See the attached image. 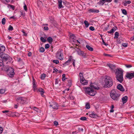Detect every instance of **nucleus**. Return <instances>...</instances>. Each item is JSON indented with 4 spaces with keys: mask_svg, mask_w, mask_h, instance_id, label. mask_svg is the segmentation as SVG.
Instances as JSON below:
<instances>
[{
    "mask_svg": "<svg viewBox=\"0 0 134 134\" xmlns=\"http://www.w3.org/2000/svg\"><path fill=\"white\" fill-rule=\"evenodd\" d=\"M116 80L120 83H121L123 80V71L121 68H118L115 72Z\"/></svg>",
    "mask_w": 134,
    "mask_h": 134,
    "instance_id": "f257e3e1",
    "label": "nucleus"
},
{
    "mask_svg": "<svg viewBox=\"0 0 134 134\" xmlns=\"http://www.w3.org/2000/svg\"><path fill=\"white\" fill-rule=\"evenodd\" d=\"M104 87L105 88L111 87L113 84V81L111 78L108 76H106L104 80Z\"/></svg>",
    "mask_w": 134,
    "mask_h": 134,
    "instance_id": "f03ea898",
    "label": "nucleus"
},
{
    "mask_svg": "<svg viewBox=\"0 0 134 134\" xmlns=\"http://www.w3.org/2000/svg\"><path fill=\"white\" fill-rule=\"evenodd\" d=\"M110 95L111 98L114 100H118L120 95L118 94L114 90H112L110 93Z\"/></svg>",
    "mask_w": 134,
    "mask_h": 134,
    "instance_id": "7ed1b4c3",
    "label": "nucleus"
},
{
    "mask_svg": "<svg viewBox=\"0 0 134 134\" xmlns=\"http://www.w3.org/2000/svg\"><path fill=\"white\" fill-rule=\"evenodd\" d=\"M85 91L86 93L90 96H94L96 92L94 90L89 87H87L85 88Z\"/></svg>",
    "mask_w": 134,
    "mask_h": 134,
    "instance_id": "20e7f679",
    "label": "nucleus"
},
{
    "mask_svg": "<svg viewBox=\"0 0 134 134\" xmlns=\"http://www.w3.org/2000/svg\"><path fill=\"white\" fill-rule=\"evenodd\" d=\"M27 99L25 97H20L17 98L16 100L18 103L21 104H24L27 102Z\"/></svg>",
    "mask_w": 134,
    "mask_h": 134,
    "instance_id": "39448f33",
    "label": "nucleus"
},
{
    "mask_svg": "<svg viewBox=\"0 0 134 134\" xmlns=\"http://www.w3.org/2000/svg\"><path fill=\"white\" fill-rule=\"evenodd\" d=\"M56 56L57 59H63L64 58V55L63 51L60 49L57 52Z\"/></svg>",
    "mask_w": 134,
    "mask_h": 134,
    "instance_id": "423d86ee",
    "label": "nucleus"
},
{
    "mask_svg": "<svg viewBox=\"0 0 134 134\" xmlns=\"http://www.w3.org/2000/svg\"><path fill=\"white\" fill-rule=\"evenodd\" d=\"M8 75V76L10 77H13L15 74L14 70L13 68L12 67H10V69L9 70Z\"/></svg>",
    "mask_w": 134,
    "mask_h": 134,
    "instance_id": "0eeeda50",
    "label": "nucleus"
},
{
    "mask_svg": "<svg viewBox=\"0 0 134 134\" xmlns=\"http://www.w3.org/2000/svg\"><path fill=\"white\" fill-rule=\"evenodd\" d=\"M0 57L2 59H8L10 57L8 54L4 52L0 53Z\"/></svg>",
    "mask_w": 134,
    "mask_h": 134,
    "instance_id": "6e6552de",
    "label": "nucleus"
},
{
    "mask_svg": "<svg viewBox=\"0 0 134 134\" xmlns=\"http://www.w3.org/2000/svg\"><path fill=\"white\" fill-rule=\"evenodd\" d=\"M126 76L127 78L131 79L134 77V72L133 73L127 72Z\"/></svg>",
    "mask_w": 134,
    "mask_h": 134,
    "instance_id": "1a4fd4ad",
    "label": "nucleus"
},
{
    "mask_svg": "<svg viewBox=\"0 0 134 134\" xmlns=\"http://www.w3.org/2000/svg\"><path fill=\"white\" fill-rule=\"evenodd\" d=\"M50 107H52L53 109H57L58 108V104L55 102H52L50 105Z\"/></svg>",
    "mask_w": 134,
    "mask_h": 134,
    "instance_id": "9d476101",
    "label": "nucleus"
},
{
    "mask_svg": "<svg viewBox=\"0 0 134 134\" xmlns=\"http://www.w3.org/2000/svg\"><path fill=\"white\" fill-rule=\"evenodd\" d=\"M77 53L78 55H80L82 56L84 58H85L86 56V54L80 50H79L77 51Z\"/></svg>",
    "mask_w": 134,
    "mask_h": 134,
    "instance_id": "9b49d317",
    "label": "nucleus"
},
{
    "mask_svg": "<svg viewBox=\"0 0 134 134\" xmlns=\"http://www.w3.org/2000/svg\"><path fill=\"white\" fill-rule=\"evenodd\" d=\"M10 67L8 66H3L2 68L1 69V70L4 71L6 72H8L9 70L10 69Z\"/></svg>",
    "mask_w": 134,
    "mask_h": 134,
    "instance_id": "f8f14e48",
    "label": "nucleus"
},
{
    "mask_svg": "<svg viewBox=\"0 0 134 134\" xmlns=\"http://www.w3.org/2000/svg\"><path fill=\"white\" fill-rule=\"evenodd\" d=\"M32 85H33V89L34 91H35L37 89L36 85V82L35 81L34 79H33L32 81Z\"/></svg>",
    "mask_w": 134,
    "mask_h": 134,
    "instance_id": "ddd939ff",
    "label": "nucleus"
},
{
    "mask_svg": "<svg viewBox=\"0 0 134 134\" xmlns=\"http://www.w3.org/2000/svg\"><path fill=\"white\" fill-rule=\"evenodd\" d=\"M38 91L40 93V94L43 97H44V96L43 94L44 93V91L43 89L41 88H40L38 89Z\"/></svg>",
    "mask_w": 134,
    "mask_h": 134,
    "instance_id": "4468645a",
    "label": "nucleus"
},
{
    "mask_svg": "<svg viewBox=\"0 0 134 134\" xmlns=\"http://www.w3.org/2000/svg\"><path fill=\"white\" fill-rule=\"evenodd\" d=\"M88 11L90 13H98L99 12L98 10L95 9L93 8L90 9L88 10Z\"/></svg>",
    "mask_w": 134,
    "mask_h": 134,
    "instance_id": "2eb2a0df",
    "label": "nucleus"
},
{
    "mask_svg": "<svg viewBox=\"0 0 134 134\" xmlns=\"http://www.w3.org/2000/svg\"><path fill=\"white\" fill-rule=\"evenodd\" d=\"M117 88L121 91H125L124 88L122 85L120 84H119L117 86Z\"/></svg>",
    "mask_w": 134,
    "mask_h": 134,
    "instance_id": "dca6fc26",
    "label": "nucleus"
},
{
    "mask_svg": "<svg viewBox=\"0 0 134 134\" xmlns=\"http://www.w3.org/2000/svg\"><path fill=\"white\" fill-rule=\"evenodd\" d=\"M81 83L84 85H86L88 84V81L85 80V79H82L80 80Z\"/></svg>",
    "mask_w": 134,
    "mask_h": 134,
    "instance_id": "f3484780",
    "label": "nucleus"
},
{
    "mask_svg": "<svg viewBox=\"0 0 134 134\" xmlns=\"http://www.w3.org/2000/svg\"><path fill=\"white\" fill-rule=\"evenodd\" d=\"M89 116L90 117L93 118H96L98 117V115L96 113L92 112L91 114H89Z\"/></svg>",
    "mask_w": 134,
    "mask_h": 134,
    "instance_id": "a211bd4d",
    "label": "nucleus"
},
{
    "mask_svg": "<svg viewBox=\"0 0 134 134\" xmlns=\"http://www.w3.org/2000/svg\"><path fill=\"white\" fill-rule=\"evenodd\" d=\"M128 97L127 96H125L123 97L122 99L123 103L124 104L126 103Z\"/></svg>",
    "mask_w": 134,
    "mask_h": 134,
    "instance_id": "6ab92c4d",
    "label": "nucleus"
},
{
    "mask_svg": "<svg viewBox=\"0 0 134 134\" xmlns=\"http://www.w3.org/2000/svg\"><path fill=\"white\" fill-rule=\"evenodd\" d=\"M70 38L71 40L73 42H75L76 38L74 34H71L70 36Z\"/></svg>",
    "mask_w": 134,
    "mask_h": 134,
    "instance_id": "aec40b11",
    "label": "nucleus"
},
{
    "mask_svg": "<svg viewBox=\"0 0 134 134\" xmlns=\"http://www.w3.org/2000/svg\"><path fill=\"white\" fill-rule=\"evenodd\" d=\"M58 8L60 9L61 8H63L64 6L62 4V1L61 0H58Z\"/></svg>",
    "mask_w": 134,
    "mask_h": 134,
    "instance_id": "412c9836",
    "label": "nucleus"
},
{
    "mask_svg": "<svg viewBox=\"0 0 134 134\" xmlns=\"http://www.w3.org/2000/svg\"><path fill=\"white\" fill-rule=\"evenodd\" d=\"M116 27H115L111 29L110 31H108L107 32L109 33H113L114 32L116 29Z\"/></svg>",
    "mask_w": 134,
    "mask_h": 134,
    "instance_id": "4be33fe9",
    "label": "nucleus"
},
{
    "mask_svg": "<svg viewBox=\"0 0 134 134\" xmlns=\"http://www.w3.org/2000/svg\"><path fill=\"white\" fill-rule=\"evenodd\" d=\"M8 59H0V66H2L4 64V62Z\"/></svg>",
    "mask_w": 134,
    "mask_h": 134,
    "instance_id": "5701e85b",
    "label": "nucleus"
},
{
    "mask_svg": "<svg viewBox=\"0 0 134 134\" xmlns=\"http://www.w3.org/2000/svg\"><path fill=\"white\" fill-rule=\"evenodd\" d=\"M5 50V47L3 45L0 44V51L3 52Z\"/></svg>",
    "mask_w": 134,
    "mask_h": 134,
    "instance_id": "b1692460",
    "label": "nucleus"
},
{
    "mask_svg": "<svg viewBox=\"0 0 134 134\" xmlns=\"http://www.w3.org/2000/svg\"><path fill=\"white\" fill-rule=\"evenodd\" d=\"M72 59H69L67 61H66L64 63V64L65 65H69L72 62Z\"/></svg>",
    "mask_w": 134,
    "mask_h": 134,
    "instance_id": "393cba45",
    "label": "nucleus"
},
{
    "mask_svg": "<svg viewBox=\"0 0 134 134\" xmlns=\"http://www.w3.org/2000/svg\"><path fill=\"white\" fill-rule=\"evenodd\" d=\"M108 65L112 70H113L115 68V65L112 64H109Z\"/></svg>",
    "mask_w": 134,
    "mask_h": 134,
    "instance_id": "a878e982",
    "label": "nucleus"
},
{
    "mask_svg": "<svg viewBox=\"0 0 134 134\" xmlns=\"http://www.w3.org/2000/svg\"><path fill=\"white\" fill-rule=\"evenodd\" d=\"M86 47L89 51H92L93 50V48L90 46L88 45H87L86 46Z\"/></svg>",
    "mask_w": 134,
    "mask_h": 134,
    "instance_id": "bb28decb",
    "label": "nucleus"
},
{
    "mask_svg": "<svg viewBox=\"0 0 134 134\" xmlns=\"http://www.w3.org/2000/svg\"><path fill=\"white\" fill-rule=\"evenodd\" d=\"M47 40L49 43H51L52 42L53 39L51 37H49L48 38Z\"/></svg>",
    "mask_w": 134,
    "mask_h": 134,
    "instance_id": "cd10ccee",
    "label": "nucleus"
},
{
    "mask_svg": "<svg viewBox=\"0 0 134 134\" xmlns=\"http://www.w3.org/2000/svg\"><path fill=\"white\" fill-rule=\"evenodd\" d=\"M106 2L105 0H100L99 2V4L101 5H103Z\"/></svg>",
    "mask_w": 134,
    "mask_h": 134,
    "instance_id": "c85d7f7f",
    "label": "nucleus"
},
{
    "mask_svg": "<svg viewBox=\"0 0 134 134\" xmlns=\"http://www.w3.org/2000/svg\"><path fill=\"white\" fill-rule=\"evenodd\" d=\"M68 86L69 87H70L72 85V81L71 80H68Z\"/></svg>",
    "mask_w": 134,
    "mask_h": 134,
    "instance_id": "c756f323",
    "label": "nucleus"
},
{
    "mask_svg": "<svg viewBox=\"0 0 134 134\" xmlns=\"http://www.w3.org/2000/svg\"><path fill=\"white\" fill-rule=\"evenodd\" d=\"M83 73L80 72L79 74V76L80 77V80L82 79H84L83 77Z\"/></svg>",
    "mask_w": 134,
    "mask_h": 134,
    "instance_id": "7c9ffc66",
    "label": "nucleus"
},
{
    "mask_svg": "<svg viewBox=\"0 0 134 134\" xmlns=\"http://www.w3.org/2000/svg\"><path fill=\"white\" fill-rule=\"evenodd\" d=\"M84 23L86 26V28L88 27L89 25V24L88 23V22L87 21L85 20Z\"/></svg>",
    "mask_w": 134,
    "mask_h": 134,
    "instance_id": "2f4dec72",
    "label": "nucleus"
},
{
    "mask_svg": "<svg viewBox=\"0 0 134 134\" xmlns=\"http://www.w3.org/2000/svg\"><path fill=\"white\" fill-rule=\"evenodd\" d=\"M119 36V33L117 32H115V36L114 37V38H118Z\"/></svg>",
    "mask_w": 134,
    "mask_h": 134,
    "instance_id": "473e14b6",
    "label": "nucleus"
},
{
    "mask_svg": "<svg viewBox=\"0 0 134 134\" xmlns=\"http://www.w3.org/2000/svg\"><path fill=\"white\" fill-rule=\"evenodd\" d=\"M8 7L10 9H12L13 10H14L15 7L13 5L9 4L8 6Z\"/></svg>",
    "mask_w": 134,
    "mask_h": 134,
    "instance_id": "72a5a7b5",
    "label": "nucleus"
},
{
    "mask_svg": "<svg viewBox=\"0 0 134 134\" xmlns=\"http://www.w3.org/2000/svg\"><path fill=\"white\" fill-rule=\"evenodd\" d=\"M46 77V75L44 74H42L41 75V79L42 80H44Z\"/></svg>",
    "mask_w": 134,
    "mask_h": 134,
    "instance_id": "f704fd0d",
    "label": "nucleus"
},
{
    "mask_svg": "<svg viewBox=\"0 0 134 134\" xmlns=\"http://www.w3.org/2000/svg\"><path fill=\"white\" fill-rule=\"evenodd\" d=\"M85 108L87 109H88L90 108V106L89 103H87L86 104Z\"/></svg>",
    "mask_w": 134,
    "mask_h": 134,
    "instance_id": "c9c22d12",
    "label": "nucleus"
},
{
    "mask_svg": "<svg viewBox=\"0 0 134 134\" xmlns=\"http://www.w3.org/2000/svg\"><path fill=\"white\" fill-rule=\"evenodd\" d=\"M2 23L3 25H4L5 23V18H3L2 21Z\"/></svg>",
    "mask_w": 134,
    "mask_h": 134,
    "instance_id": "e433bc0d",
    "label": "nucleus"
},
{
    "mask_svg": "<svg viewBox=\"0 0 134 134\" xmlns=\"http://www.w3.org/2000/svg\"><path fill=\"white\" fill-rule=\"evenodd\" d=\"M8 30L9 31H12L13 30V27L11 25H10L8 29Z\"/></svg>",
    "mask_w": 134,
    "mask_h": 134,
    "instance_id": "4c0bfd02",
    "label": "nucleus"
},
{
    "mask_svg": "<svg viewBox=\"0 0 134 134\" xmlns=\"http://www.w3.org/2000/svg\"><path fill=\"white\" fill-rule=\"evenodd\" d=\"M40 40L43 42H45L46 41V39L42 37H41L40 38Z\"/></svg>",
    "mask_w": 134,
    "mask_h": 134,
    "instance_id": "58836bf2",
    "label": "nucleus"
},
{
    "mask_svg": "<svg viewBox=\"0 0 134 134\" xmlns=\"http://www.w3.org/2000/svg\"><path fill=\"white\" fill-rule=\"evenodd\" d=\"M62 80L63 81H64L65 79H67L65 77V74H63L62 75Z\"/></svg>",
    "mask_w": 134,
    "mask_h": 134,
    "instance_id": "ea45409f",
    "label": "nucleus"
},
{
    "mask_svg": "<svg viewBox=\"0 0 134 134\" xmlns=\"http://www.w3.org/2000/svg\"><path fill=\"white\" fill-rule=\"evenodd\" d=\"M122 13L124 15H126L127 14L126 11L124 9L122 10Z\"/></svg>",
    "mask_w": 134,
    "mask_h": 134,
    "instance_id": "a19ab883",
    "label": "nucleus"
},
{
    "mask_svg": "<svg viewBox=\"0 0 134 134\" xmlns=\"http://www.w3.org/2000/svg\"><path fill=\"white\" fill-rule=\"evenodd\" d=\"M53 62L54 63L57 64L59 63V61L57 60H53Z\"/></svg>",
    "mask_w": 134,
    "mask_h": 134,
    "instance_id": "79ce46f5",
    "label": "nucleus"
},
{
    "mask_svg": "<svg viewBox=\"0 0 134 134\" xmlns=\"http://www.w3.org/2000/svg\"><path fill=\"white\" fill-rule=\"evenodd\" d=\"M5 91V90L4 89H1L0 90V93L3 94L4 93Z\"/></svg>",
    "mask_w": 134,
    "mask_h": 134,
    "instance_id": "37998d69",
    "label": "nucleus"
},
{
    "mask_svg": "<svg viewBox=\"0 0 134 134\" xmlns=\"http://www.w3.org/2000/svg\"><path fill=\"white\" fill-rule=\"evenodd\" d=\"M40 51L41 52H43L44 51V49L43 47H42L40 48Z\"/></svg>",
    "mask_w": 134,
    "mask_h": 134,
    "instance_id": "c03bdc74",
    "label": "nucleus"
},
{
    "mask_svg": "<svg viewBox=\"0 0 134 134\" xmlns=\"http://www.w3.org/2000/svg\"><path fill=\"white\" fill-rule=\"evenodd\" d=\"M89 29L91 31H93L95 30L94 28V27L91 26L90 27Z\"/></svg>",
    "mask_w": 134,
    "mask_h": 134,
    "instance_id": "a18cd8bd",
    "label": "nucleus"
},
{
    "mask_svg": "<svg viewBox=\"0 0 134 134\" xmlns=\"http://www.w3.org/2000/svg\"><path fill=\"white\" fill-rule=\"evenodd\" d=\"M21 31L23 33V36H27V34L25 32V31L24 30H22Z\"/></svg>",
    "mask_w": 134,
    "mask_h": 134,
    "instance_id": "49530a36",
    "label": "nucleus"
},
{
    "mask_svg": "<svg viewBox=\"0 0 134 134\" xmlns=\"http://www.w3.org/2000/svg\"><path fill=\"white\" fill-rule=\"evenodd\" d=\"M80 119L81 120H86L87 119V118L85 117H82Z\"/></svg>",
    "mask_w": 134,
    "mask_h": 134,
    "instance_id": "de8ad7c7",
    "label": "nucleus"
},
{
    "mask_svg": "<svg viewBox=\"0 0 134 134\" xmlns=\"http://www.w3.org/2000/svg\"><path fill=\"white\" fill-rule=\"evenodd\" d=\"M94 85H95V84L94 83H91V84L90 87L91 88H94V87H95L94 86Z\"/></svg>",
    "mask_w": 134,
    "mask_h": 134,
    "instance_id": "09e8293b",
    "label": "nucleus"
},
{
    "mask_svg": "<svg viewBox=\"0 0 134 134\" xmlns=\"http://www.w3.org/2000/svg\"><path fill=\"white\" fill-rule=\"evenodd\" d=\"M49 44H46L45 46V48L46 49H47L49 48Z\"/></svg>",
    "mask_w": 134,
    "mask_h": 134,
    "instance_id": "8fccbe9b",
    "label": "nucleus"
},
{
    "mask_svg": "<svg viewBox=\"0 0 134 134\" xmlns=\"http://www.w3.org/2000/svg\"><path fill=\"white\" fill-rule=\"evenodd\" d=\"M24 9L26 11L27 10V7L25 3H24Z\"/></svg>",
    "mask_w": 134,
    "mask_h": 134,
    "instance_id": "3c124183",
    "label": "nucleus"
},
{
    "mask_svg": "<svg viewBox=\"0 0 134 134\" xmlns=\"http://www.w3.org/2000/svg\"><path fill=\"white\" fill-rule=\"evenodd\" d=\"M122 45L124 47H126L128 46L127 43H123L122 44Z\"/></svg>",
    "mask_w": 134,
    "mask_h": 134,
    "instance_id": "603ef678",
    "label": "nucleus"
},
{
    "mask_svg": "<svg viewBox=\"0 0 134 134\" xmlns=\"http://www.w3.org/2000/svg\"><path fill=\"white\" fill-rule=\"evenodd\" d=\"M125 66L127 68H130L132 67V66L130 65L126 64Z\"/></svg>",
    "mask_w": 134,
    "mask_h": 134,
    "instance_id": "864d4df0",
    "label": "nucleus"
},
{
    "mask_svg": "<svg viewBox=\"0 0 134 134\" xmlns=\"http://www.w3.org/2000/svg\"><path fill=\"white\" fill-rule=\"evenodd\" d=\"M53 25L54 26L56 27L57 26V23L56 21H54L53 23Z\"/></svg>",
    "mask_w": 134,
    "mask_h": 134,
    "instance_id": "5fc2aeb1",
    "label": "nucleus"
},
{
    "mask_svg": "<svg viewBox=\"0 0 134 134\" xmlns=\"http://www.w3.org/2000/svg\"><path fill=\"white\" fill-rule=\"evenodd\" d=\"M33 109L36 112H38V109L34 107H33Z\"/></svg>",
    "mask_w": 134,
    "mask_h": 134,
    "instance_id": "6e6d98bb",
    "label": "nucleus"
},
{
    "mask_svg": "<svg viewBox=\"0 0 134 134\" xmlns=\"http://www.w3.org/2000/svg\"><path fill=\"white\" fill-rule=\"evenodd\" d=\"M54 125L55 126H57L58 125V122L57 121H55L54 122Z\"/></svg>",
    "mask_w": 134,
    "mask_h": 134,
    "instance_id": "4d7b16f0",
    "label": "nucleus"
},
{
    "mask_svg": "<svg viewBox=\"0 0 134 134\" xmlns=\"http://www.w3.org/2000/svg\"><path fill=\"white\" fill-rule=\"evenodd\" d=\"M78 130L79 131H83V129L82 128H78Z\"/></svg>",
    "mask_w": 134,
    "mask_h": 134,
    "instance_id": "13d9d810",
    "label": "nucleus"
},
{
    "mask_svg": "<svg viewBox=\"0 0 134 134\" xmlns=\"http://www.w3.org/2000/svg\"><path fill=\"white\" fill-rule=\"evenodd\" d=\"M125 1L127 4H130L131 3V2L130 1Z\"/></svg>",
    "mask_w": 134,
    "mask_h": 134,
    "instance_id": "bf43d9fd",
    "label": "nucleus"
},
{
    "mask_svg": "<svg viewBox=\"0 0 134 134\" xmlns=\"http://www.w3.org/2000/svg\"><path fill=\"white\" fill-rule=\"evenodd\" d=\"M3 128L0 126V134L3 131Z\"/></svg>",
    "mask_w": 134,
    "mask_h": 134,
    "instance_id": "052dcab7",
    "label": "nucleus"
},
{
    "mask_svg": "<svg viewBox=\"0 0 134 134\" xmlns=\"http://www.w3.org/2000/svg\"><path fill=\"white\" fill-rule=\"evenodd\" d=\"M53 70L54 71H53V73H54L55 72H55H57L58 71V70L57 69H56L55 68H54Z\"/></svg>",
    "mask_w": 134,
    "mask_h": 134,
    "instance_id": "680f3d73",
    "label": "nucleus"
},
{
    "mask_svg": "<svg viewBox=\"0 0 134 134\" xmlns=\"http://www.w3.org/2000/svg\"><path fill=\"white\" fill-rule=\"evenodd\" d=\"M75 60L73 59H72V64L74 67L75 66Z\"/></svg>",
    "mask_w": 134,
    "mask_h": 134,
    "instance_id": "e2e57ef3",
    "label": "nucleus"
},
{
    "mask_svg": "<svg viewBox=\"0 0 134 134\" xmlns=\"http://www.w3.org/2000/svg\"><path fill=\"white\" fill-rule=\"evenodd\" d=\"M58 80L57 79H56L55 81V84H58Z\"/></svg>",
    "mask_w": 134,
    "mask_h": 134,
    "instance_id": "0e129e2a",
    "label": "nucleus"
},
{
    "mask_svg": "<svg viewBox=\"0 0 134 134\" xmlns=\"http://www.w3.org/2000/svg\"><path fill=\"white\" fill-rule=\"evenodd\" d=\"M44 29L45 30H48V28L47 26H44Z\"/></svg>",
    "mask_w": 134,
    "mask_h": 134,
    "instance_id": "69168bd1",
    "label": "nucleus"
},
{
    "mask_svg": "<svg viewBox=\"0 0 134 134\" xmlns=\"http://www.w3.org/2000/svg\"><path fill=\"white\" fill-rule=\"evenodd\" d=\"M94 89L97 90H99L100 89V88L98 86H95L94 88Z\"/></svg>",
    "mask_w": 134,
    "mask_h": 134,
    "instance_id": "338daca9",
    "label": "nucleus"
},
{
    "mask_svg": "<svg viewBox=\"0 0 134 134\" xmlns=\"http://www.w3.org/2000/svg\"><path fill=\"white\" fill-rule=\"evenodd\" d=\"M77 133L76 131H74L71 133L70 134H76Z\"/></svg>",
    "mask_w": 134,
    "mask_h": 134,
    "instance_id": "774afa93",
    "label": "nucleus"
}]
</instances>
